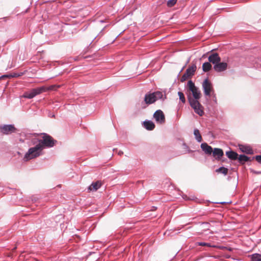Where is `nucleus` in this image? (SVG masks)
<instances>
[{"mask_svg":"<svg viewBox=\"0 0 261 261\" xmlns=\"http://www.w3.org/2000/svg\"><path fill=\"white\" fill-rule=\"evenodd\" d=\"M11 77L10 76V75H4L1 77L4 78V77Z\"/></svg>","mask_w":261,"mask_h":261,"instance_id":"obj_31","label":"nucleus"},{"mask_svg":"<svg viewBox=\"0 0 261 261\" xmlns=\"http://www.w3.org/2000/svg\"><path fill=\"white\" fill-rule=\"evenodd\" d=\"M251 261H261V254L255 253L251 255Z\"/></svg>","mask_w":261,"mask_h":261,"instance_id":"obj_24","label":"nucleus"},{"mask_svg":"<svg viewBox=\"0 0 261 261\" xmlns=\"http://www.w3.org/2000/svg\"><path fill=\"white\" fill-rule=\"evenodd\" d=\"M42 139H38V144L41 145L42 149L45 148H51L54 146L57 142L51 136L46 133H42Z\"/></svg>","mask_w":261,"mask_h":261,"instance_id":"obj_1","label":"nucleus"},{"mask_svg":"<svg viewBox=\"0 0 261 261\" xmlns=\"http://www.w3.org/2000/svg\"><path fill=\"white\" fill-rule=\"evenodd\" d=\"M122 154H123V152L122 151H119V154L121 155Z\"/></svg>","mask_w":261,"mask_h":261,"instance_id":"obj_32","label":"nucleus"},{"mask_svg":"<svg viewBox=\"0 0 261 261\" xmlns=\"http://www.w3.org/2000/svg\"><path fill=\"white\" fill-rule=\"evenodd\" d=\"M191 107L194 110V112L201 116L204 114L203 107L196 99H192L191 97L188 98Z\"/></svg>","mask_w":261,"mask_h":261,"instance_id":"obj_5","label":"nucleus"},{"mask_svg":"<svg viewBox=\"0 0 261 261\" xmlns=\"http://www.w3.org/2000/svg\"><path fill=\"white\" fill-rule=\"evenodd\" d=\"M226 155L229 159L232 160H236L238 158V153L233 151H226Z\"/></svg>","mask_w":261,"mask_h":261,"instance_id":"obj_17","label":"nucleus"},{"mask_svg":"<svg viewBox=\"0 0 261 261\" xmlns=\"http://www.w3.org/2000/svg\"><path fill=\"white\" fill-rule=\"evenodd\" d=\"M21 75V74H20L15 73H13V74H10V76L12 77H18V76H20Z\"/></svg>","mask_w":261,"mask_h":261,"instance_id":"obj_30","label":"nucleus"},{"mask_svg":"<svg viewBox=\"0 0 261 261\" xmlns=\"http://www.w3.org/2000/svg\"><path fill=\"white\" fill-rule=\"evenodd\" d=\"M227 63L219 62L214 66V69L216 71L220 72L226 70L227 68Z\"/></svg>","mask_w":261,"mask_h":261,"instance_id":"obj_10","label":"nucleus"},{"mask_svg":"<svg viewBox=\"0 0 261 261\" xmlns=\"http://www.w3.org/2000/svg\"><path fill=\"white\" fill-rule=\"evenodd\" d=\"M178 95L179 96V98L180 100L182 103H185L186 99H185V95H184V93L181 92L179 91L178 92Z\"/></svg>","mask_w":261,"mask_h":261,"instance_id":"obj_26","label":"nucleus"},{"mask_svg":"<svg viewBox=\"0 0 261 261\" xmlns=\"http://www.w3.org/2000/svg\"><path fill=\"white\" fill-rule=\"evenodd\" d=\"M166 98V95H164L162 92L157 91L153 93L146 94L144 97V101L146 104L150 105L159 99L164 100Z\"/></svg>","mask_w":261,"mask_h":261,"instance_id":"obj_3","label":"nucleus"},{"mask_svg":"<svg viewBox=\"0 0 261 261\" xmlns=\"http://www.w3.org/2000/svg\"><path fill=\"white\" fill-rule=\"evenodd\" d=\"M61 86L60 85H50L48 87L44 86V87L45 88V89H46L45 92H46L47 91L57 90L58 89L60 88Z\"/></svg>","mask_w":261,"mask_h":261,"instance_id":"obj_20","label":"nucleus"},{"mask_svg":"<svg viewBox=\"0 0 261 261\" xmlns=\"http://www.w3.org/2000/svg\"><path fill=\"white\" fill-rule=\"evenodd\" d=\"M43 149L41 145L36 144L34 147L29 149L28 152L25 154L24 160L28 161L30 160L39 156L42 154Z\"/></svg>","mask_w":261,"mask_h":261,"instance_id":"obj_2","label":"nucleus"},{"mask_svg":"<svg viewBox=\"0 0 261 261\" xmlns=\"http://www.w3.org/2000/svg\"><path fill=\"white\" fill-rule=\"evenodd\" d=\"M216 172H218V173H222V174H224V175H226L228 173V169L225 167H221L219 168L218 169H217L216 170Z\"/></svg>","mask_w":261,"mask_h":261,"instance_id":"obj_23","label":"nucleus"},{"mask_svg":"<svg viewBox=\"0 0 261 261\" xmlns=\"http://www.w3.org/2000/svg\"><path fill=\"white\" fill-rule=\"evenodd\" d=\"M144 127L148 130H152L155 127L154 123L150 120H146L143 122Z\"/></svg>","mask_w":261,"mask_h":261,"instance_id":"obj_16","label":"nucleus"},{"mask_svg":"<svg viewBox=\"0 0 261 261\" xmlns=\"http://www.w3.org/2000/svg\"><path fill=\"white\" fill-rule=\"evenodd\" d=\"M202 86L205 96H210L211 92H214L212 84L207 79L203 81Z\"/></svg>","mask_w":261,"mask_h":261,"instance_id":"obj_7","label":"nucleus"},{"mask_svg":"<svg viewBox=\"0 0 261 261\" xmlns=\"http://www.w3.org/2000/svg\"><path fill=\"white\" fill-rule=\"evenodd\" d=\"M228 250H229V251H231V248H229Z\"/></svg>","mask_w":261,"mask_h":261,"instance_id":"obj_33","label":"nucleus"},{"mask_svg":"<svg viewBox=\"0 0 261 261\" xmlns=\"http://www.w3.org/2000/svg\"><path fill=\"white\" fill-rule=\"evenodd\" d=\"M208 61L210 63H212L213 64L215 65L218 62L221 61V58L218 53H213L210 55L208 57Z\"/></svg>","mask_w":261,"mask_h":261,"instance_id":"obj_11","label":"nucleus"},{"mask_svg":"<svg viewBox=\"0 0 261 261\" xmlns=\"http://www.w3.org/2000/svg\"><path fill=\"white\" fill-rule=\"evenodd\" d=\"M254 158L257 162L261 164V155H256Z\"/></svg>","mask_w":261,"mask_h":261,"instance_id":"obj_29","label":"nucleus"},{"mask_svg":"<svg viewBox=\"0 0 261 261\" xmlns=\"http://www.w3.org/2000/svg\"><path fill=\"white\" fill-rule=\"evenodd\" d=\"M197 69V66L196 64L192 63L191 65H190L186 70V74L191 77H192L195 73Z\"/></svg>","mask_w":261,"mask_h":261,"instance_id":"obj_12","label":"nucleus"},{"mask_svg":"<svg viewBox=\"0 0 261 261\" xmlns=\"http://www.w3.org/2000/svg\"><path fill=\"white\" fill-rule=\"evenodd\" d=\"M45 90L46 89H45L44 86L34 88L30 91L25 92L23 95V97L25 98L32 99L36 96L45 92Z\"/></svg>","mask_w":261,"mask_h":261,"instance_id":"obj_4","label":"nucleus"},{"mask_svg":"<svg viewBox=\"0 0 261 261\" xmlns=\"http://www.w3.org/2000/svg\"><path fill=\"white\" fill-rule=\"evenodd\" d=\"M201 148L202 150L207 154H211L213 152L212 147L207 145L206 143H203L201 144Z\"/></svg>","mask_w":261,"mask_h":261,"instance_id":"obj_14","label":"nucleus"},{"mask_svg":"<svg viewBox=\"0 0 261 261\" xmlns=\"http://www.w3.org/2000/svg\"><path fill=\"white\" fill-rule=\"evenodd\" d=\"M187 86L190 91L192 92L194 98L192 99H196L198 100L200 97V92L198 89L195 86L194 83L192 81H189Z\"/></svg>","mask_w":261,"mask_h":261,"instance_id":"obj_6","label":"nucleus"},{"mask_svg":"<svg viewBox=\"0 0 261 261\" xmlns=\"http://www.w3.org/2000/svg\"><path fill=\"white\" fill-rule=\"evenodd\" d=\"M239 161L240 163L243 164L245 162L250 161V158L248 156L244 155V154H241L239 156V157L238 158Z\"/></svg>","mask_w":261,"mask_h":261,"instance_id":"obj_19","label":"nucleus"},{"mask_svg":"<svg viewBox=\"0 0 261 261\" xmlns=\"http://www.w3.org/2000/svg\"><path fill=\"white\" fill-rule=\"evenodd\" d=\"M212 68V65L209 62H205L202 65V70L204 72H208Z\"/></svg>","mask_w":261,"mask_h":261,"instance_id":"obj_21","label":"nucleus"},{"mask_svg":"<svg viewBox=\"0 0 261 261\" xmlns=\"http://www.w3.org/2000/svg\"><path fill=\"white\" fill-rule=\"evenodd\" d=\"M153 117L156 122L160 124L164 123L165 122V117L163 111L161 110H156L153 114Z\"/></svg>","mask_w":261,"mask_h":261,"instance_id":"obj_9","label":"nucleus"},{"mask_svg":"<svg viewBox=\"0 0 261 261\" xmlns=\"http://www.w3.org/2000/svg\"><path fill=\"white\" fill-rule=\"evenodd\" d=\"M196 245L198 246H207L208 247H213V248L216 247V246H215V245H212L210 243H205V242H197Z\"/></svg>","mask_w":261,"mask_h":261,"instance_id":"obj_25","label":"nucleus"},{"mask_svg":"<svg viewBox=\"0 0 261 261\" xmlns=\"http://www.w3.org/2000/svg\"><path fill=\"white\" fill-rule=\"evenodd\" d=\"M213 155L216 159L219 160L224 154L222 149L215 148L213 150Z\"/></svg>","mask_w":261,"mask_h":261,"instance_id":"obj_15","label":"nucleus"},{"mask_svg":"<svg viewBox=\"0 0 261 261\" xmlns=\"http://www.w3.org/2000/svg\"><path fill=\"white\" fill-rule=\"evenodd\" d=\"M177 1V0H168L167 2V5L169 7H171L176 3Z\"/></svg>","mask_w":261,"mask_h":261,"instance_id":"obj_27","label":"nucleus"},{"mask_svg":"<svg viewBox=\"0 0 261 261\" xmlns=\"http://www.w3.org/2000/svg\"><path fill=\"white\" fill-rule=\"evenodd\" d=\"M190 78V77L188 75V74H186V73L185 72L182 76L181 77L180 81L181 82H184L185 81H186L188 79Z\"/></svg>","mask_w":261,"mask_h":261,"instance_id":"obj_28","label":"nucleus"},{"mask_svg":"<svg viewBox=\"0 0 261 261\" xmlns=\"http://www.w3.org/2000/svg\"><path fill=\"white\" fill-rule=\"evenodd\" d=\"M102 185L100 181L97 180L95 182H93L91 185L89 187L88 190L90 191H96L99 189Z\"/></svg>","mask_w":261,"mask_h":261,"instance_id":"obj_13","label":"nucleus"},{"mask_svg":"<svg viewBox=\"0 0 261 261\" xmlns=\"http://www.w3.org/2000/svg\"><path fill=\"white\" fill-rule=\"evenodd\" d=\"M16 130V128L13 124L0 125V132L5 135L11 134Z\"/></svg>","mask_w":261,"mask_h":261,"instance_id":"obj_8","label":"nucleus"},{"mask_svg":"<svg viewBox=\"0 0 261 261\" xmlns=\"http://www.w3.org/2000/svg\"><path fill=\"white\" fill-rule=\"evenodd\" d=\"M194 135L195 137V139L198 142H201L202 141V137H201L198 129H194Z\"/></svg>","mask_w":261,"mask_h":261,"instance_id":"obj_22","label":"nucleus"},{"mask_svg":"<svg viewBox=\"0 0 261 261\" xmlns=\"http://www.w3.org/2000/svg\"><path fill=\"white\" fill-rule=\"evenodd\" d=\"M240 149L242 152H245L247 154H251L253 153V150L250 146L241 145L240 147Z\"/></svg>","mask_w":261,"mask_h":261,"instance_id":"obj_18","label":"nucleus"}]
</instances>
